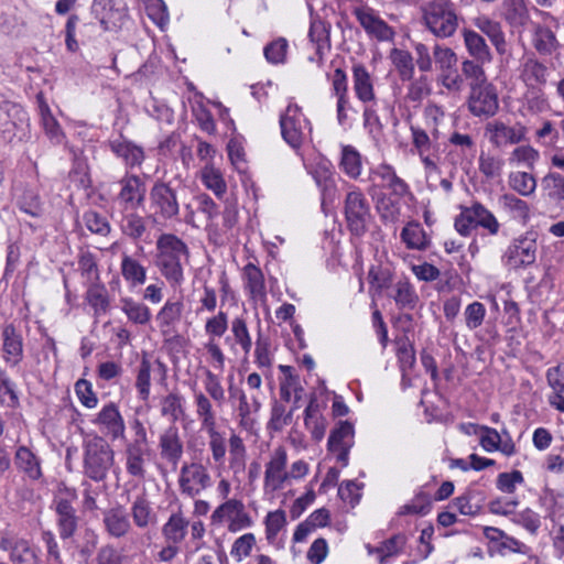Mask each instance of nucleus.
<instances>
[{"instance_id":"nucleus-37","label":"nucleus","mask_w":564,"mask_h":564,"mask_svg":"<svg viewBox=\"0 0 564 564\" xmlns=\"http://www.w3.org/2000/svg\"><path fill=\"white\" fill-rule=\"evenodd\" d=\"M120 271L122 278L132 286L142 285L147 280L145 267L127 253L122 254Z\"/></svg>"},{"instance_id":"nucleus-36","label":"nucleus","mask_w":564,"mask_h":564,"mask_svg":"<svg viewBox=\"0 0 564 564\" xmlns=\"http://www.w3.org/2000/svg\"><path fill=\"white\" fill-rule=\"evenodd\" d=\"M391 297L394 300L399 308L414 310L420 301V297L408 279L399 280L393 285V293Z\"/></svg>"},{"instance_id":"nucleus-55","label":"nucleus","mask_w":564,"mask_h":564,"mask_svg":"<svg viewBox=\"0 0 564 564\" xmlns=\"http://www.w3.org/2000/svg\"><path fill=\"white\" fill-rule=\"evenodd\" d=\"M18 206L23 213L32 217H39L43 212L40 196L37 192L32 188H24L22 193L18 195Z\"/></svg>"},{"instance_id":"nucleus-15","label":"nucleus","mask_w":564,"mask_h":564,"mask_svg":"<svg viewBox=\"0 0 564 564\" xmlns=\"http://www.w3.org/2000/svg\"><path fill=\"white\" fill-rule=\"evenodd\" d=\"M0 549L9 554L12 564H40L36 547L25 539L6 534L0 539Z\"/></svg>"},{"instance_id":"nucleus-64","label":"nucleus","mask_w":564,"mask_h":564,"mask_svg":"<svg viewBox=\"0 0 564 564\" xmlns=\"http://www.w3.org/2000/svg\"><path fill=\"white\" fill-rule=\"evenodd\" d=\"M433 56L440 72H449L457 65V56L451 47L435 44L433 47Z\"/></svg>"},{"instance_id":"nucleus-61","label":"nucleus","mask_w":564,"mask_h":564,"mask_svg":"<svg viewBox=\"0 0 564 564\" xmlns=\"http://www.w3.org/2000/svg\"><path fill=\"white\" fill-rule=\"evenodd\" d=\"M288 47L286 39L279 37L264 46V57L270 64H283L286 61Z\"/></svg>"},{"instance_id":"nucleus-43","label":"nucleus","mask_w":564,"mask_h":564,"mask_svg":"<svg viewBox=\"0 0 564 564\" xmlns=\"http://www.w3.org/2000/svg\"><path fill=\"white\" fill-rule=\"evenodd\" d=\"M194 403L203 429L212 431L216 427V415L210 399L202 391H194Z\"/></svg>"},{"instance_id":"nucleus-47","label":"nucleus","mask_w":564,"mask_h":564,"mask_svg":"<svg viewBox=\"0 0 564 564\" xmlns=\"http://www.w3.org/2000/svg\"><path fill=\"white\" fill-rule=\"evenodd\" d=\"M121 310L127 315L128 319L134 324L144 325L151 318L150 308L130 297L121 299Z\"/></svg>"},{"instance_id":"nucleus-30","label":"nucleus","mask_w":564,"mask_h":564,"mask_svg":"<svg viewBox=\"0 0 564 564\" xmlns=\"http://www.w3.org/2000/svg\"><path fill=\"white\" fill-rule=\"evenodd\" d=\"M473 24L481 33L486 34L499 54L507 51V42L500 22L486 15H479L473 19Z\"/></svg>"},{"instance_id":"nucleus-23","label":"nucleus","mask_w":564,"mask_h":564,"mask_svg":"<svg viewBox=\"0 0 564 564\" xmlns=\"http://www.w3.org/2000/svg\"><path fill=\"white\" fill-rule=\"evenodd\" d=\"M533 48L543 56L553 55L561 46L555 32L545 23H532V40Z\"/></svg>"},{"instance_id":"nucleus-13","label":"nucleus","mask_w":564,"mask_h":564,"mask_svg":"<svg viewBox=\"0 0 564 564\" xmlns=\"http://www.w3.org/2000/svg\"><path fill=\"white\" fill-rule=\"evenodd\" d=\"M118 184L120 191L117 200L124 210L135 209L143 205L147 185L138 175L126 173Z\"/></svg>"},{"instance_id":"nucleus-60","label":"nucleus","mask_w":564,"mask_h":564,"mask_svg":"<svg viewBox=\"0 0 564 564\" xmlns=\"http://www.w3.org/2000/svg\"><path fill=\"white\" fill-rule=\"evenodd\" d=\"M542 187L552 200L564 202V176L549 173L542 178Z\"/></svg>"},{"instance_id":"nucleus-34","label":"nucleus","mask_w":564,"mask_h":564,"mask_svg":"<svg viewBox=\"0 0 564 564\" xmlns=\"http://www.w3.org/2000/svg\"><path fill=\"white\" fill-rule=\"evenodd\" d=\"M130 513L139 529H145L156 522V514L145 495H139L131 503Z\"/></svg>"},{"instance_id":"nucleus-4","label":"nucleus","mask_w":564,"mask_h":564,"mask_svg":"<svg viewBox=\"0 0 564 564\" xmlns=\"http://www.w3.org/2000/svg\"><path fill=\"white\" fill-rule=\"evenodd\" d=\"M456 231L469 237L478 227L485 229L490 236L499 232L500 224L496 216L481 203L474 202L470 206H460V213L455 217Z\"/></svg>"},{"instance_id":"nucleus-21","label":"nucleus","mask_w":564,"mask_h":564,"mask_svg":"<svg viewBox=\"0 0 564 564\" xmlns=\"http://www.w3.org/2000/svg\"><path fill=\"white\" fill-rule=\"evenodd\" d=\"M229 398L231 400H238V416L240 419V425L245 429H251L254 420L251 417L252 413H257L261 409V402L256 394L251 395L250 401L248 400L243 390L235 386L232 382L228 387Z\"/></svg>"},{"instance_id":"nucleus-33","label":"nucleus","mask_w":564,"mask_h":564,"mask_svg":"<svg viewBox=\"0 0 564 564\" xmlns=\"http://www.w3.org/2000/svg\"><path fill=\"white\" fill-rule=\"evenodd\" d=\"M3 352L7 362L13 366L18 365L23 354V343L21 335L12 324L7 325L2 332Z\"/></svg>"},{"instance_id":"nucleus-38","label":"nucleus","mask_w":564,"mask_h":564,"mask_svg":"<svg viewBox=\"0 0 564 564\" xmlns=\"http://www.w3.org/2000/svg\"><path fill=\"white\" fill-rule=\"evenodd\" d=\"M188 521L178 510L170 516L166 523L162 527V534L166 541L177 544L186 536Z\"/></svg>"},{"instance_id":"nucleus-59","label":"nucleus","mask_w":564,"mask_h":564,"mask_svg":"<svg viewBox=\"0 0 564 564\" xmlns=\"http://www.w3.org/2000/svg\"><path fill=\"white\" fill-rule=\"evenodd\" d=\"M230 330L236 344H238L242 351L248 355L252 347V339L246 319L243 317H235L231 321Z\"/></svg>"},{"instance_id":"nucleus-11","label":"nucleus","mask_w":564,"mask_h":564,"mask_svg":"<svg viewBox=\"0 0 564 564\" xmlns=\"http://www.w3.org/2000/svg\"><path fill=\"white\" fill-rule=\"evenodd\" d=\"M213 525H221L228 522V529L232 532L251 525L252 521L245 511V505L237 499H228L218 506L210 516Z\"/></svg>"},{"instance_id":"nucleus-39","label":"nucleus","mask_w":564,"mask_h":564,"mask_svg":"<svg viewBox=\"0 0 564 564\" xmlns=\"http://www.w3.org/2000/svg\"><path fill=\"white\" fill-rule=\"evenodd\" d=\"M85 299L94 310L95 317L106 314L110 307L108 291L101 283H90L86 291Z\"/></svg>"},{"instance_id":"nucleus-26","label":"nucleus","mask_w":564,"mask_h":564,"mask_svg":"<svg viewBox=\"0 0 564 564\" xmlns=\"http://www.w3.org/2000/svg\"><path fill=\"white\" fill-rule=\"evenodd\" d=\"M110 150L123 160L127 167L140 166L144 161V151L133 142L119 137L109 142Z\"/></svg>"},{"instance_id":"nucleus-52","label":"nucleus","mask_w":564,"mask_h":564,"mask_svg":"<svg viewBox=\"0 0 564 564\" xmlns=\"http://www.w3.org/2000/svg\"><path fill=\"white\" fill-rule=\"evenodd\" d=\"M184 398L176 393L171 392L161 400V414L167 417L172 423H175L184 414Z\"/></svg>"},{"instance_id":"nucleus-32","label":"nucleus","mask_w":564,"mask_h":564,"mask_svg":"<svg viewBox=\"0 0 564 564\" xmlns=\"http://www.w3.org/2000/svg\"><path fill=\"white\" fill-rule=\"evenodd\" d=\"M463 39L468 54L477 62L485 64L491 61L490 48L482 35L471 29L463 30Z\"/></svg>"},{"instance_id":"nucleus-1","label":"nucleus","mask_w":564,"mask_h":564,"mask_svg":"<svg viewBox=\"0 0 564 564\" xmlns=\"http://www.w3.org/2000/svg\"><path fill=\"white\" fill-rule=\"evenodd\" d=\"M154 263L172 289L181 288L185 281V267L189 263L187 245L173 234H162L155 243Z\"/></svg>"},{"instance_id":"nucleus-25","label":"nucleus","mask_w":564,"mask_h":564,"mask_svg":"<svg viewBox=\"0 0 564 564\" xmlns=\"http://www.w3.org/2000/svg\"><path fill=\"white\" fill-rule=\"evenodd\" d=\"M308 37L311 43L315 46V55L310 56L308 59L321 66L325 53L330 50L329 24L322 20H313L311 22Z\"/></svg>"},{"instance_id":"nucleus-16","label":"nucleus","mask_w":564,"mask_h":564,"mask_svg":"<svg viewBox=\"0 0 564 564\" xmlns=\"http://www.w3.org/2000/svg\"><path fill=\"white\" fill-rule=\"evenodd\" d=\"M93 423L99 431L112 441L124 438L126 424L119 411V408L113 402L104 405L99 411Z\"/></svg>"},{"instance_id":"nucleus-31","label":"nucleus","mask_w":564,"mask_h":564,"mask_svg":"<svg viewBox=\"0 0 564 564\" xmlns=\"http://www.w3.org/2000/svg\"><path fill=\"white\" fill-rule=\"evenodd\" d=\"M184 304L181 300L166 301L156 314V322L163 335H170L174 326L181 321Z\"/></svg>"},{"instance_id":"nucleus-9","label":"nucleus","mask_w":564,"mask_h":564,"mask_svg":"<svg viewBox=\"0 0 564 564\" xmlns=\"http://www.w3.org/2000/svg\"><path fill=\"white\" fill-rule=\"evenodd\" d=\"M177 482L182 495L195 498L212 486V476L202 463H184Z\"/></svg>"},{"instance_id":"nucleus-27","label":"nucleus","mask_w":564,"mask_h":564,"mask_svg":"<svg viewBox=\"0 0 564 564\" xmlns=\"http://www.w3.org/2000/svg\"><path fill=\"white\" fill-rule=\"evenodd\" d=\"M37 109L41 117V124L46 137L54 144H61L64 139V132L51 112V109L44 98V94L42 91L36 95Z\"/></svg>"},{"instance_id":"nucleus-17","label":"nucleus","mask_w":564,"mask_h":564,"mask_svg":"<svg viewBox=\"0 0 564 564\" xmlns=\"http://www.w3.org/2000/svg\"><path fill=\"white\" fill-rule=\"evenodd\" d=\"M354 14L366 33L378 41H391L393 29L369 7L355 8Z\"/></svg>"},{"instance_id":"nucleus-18","label":"nucleus","mask_w":564,"mask_h":564,"mask_svg":"<svg viewBox=\"0 0 564 564\" xmlns=\"http://www.w3.org/2000/svg\"><path fill=\"white\" fill-rule=\"evenodd\" d=\"M485 131L488 134L490 143L496 148L520 143L525 139L527 134V128L521 123L510 127L499 120L488 122L485 127Z\"/></svg>"},{"instance_id":"nucleus-29","label":"nucleus","mask_w":564,"mask_h":564,"mask_svg":"<svg viewBox=\"0 0 564 564\" xmlns=\"http://www.w3.org/2000/svg\"><path fill=\"white\" fill-rule=\"evenodd\" d=\"M149 453V445L127 443L124 451L127 473L137 478H144L145 456Z\"/></svg>"},{"instance_id":"nucleus-35","label":"nucleus","mask_w":564,"mask_h":564,"mask_svg":"<svg viewBox=\"0 0 564 564\" xmlns=\"http://www.w3.org/2000/svg\"><path fill=\"white\" fill-rule=\"evenodd\" d=\"M372 176L375 180L379 178L381 181L380 186L389 188L399 197H403L409 193L408 184L395 174L390 165H379L372 171Z\"/></svg>"},{"instance_id":"nucleus-10","label":"nucleus","mask_w":564,"mask_h":564,"mask_svg":"<svg viewBox=\"0 0 564 564\" xmlns=\"http://www.w3.org/2000/svg\"><path fill=\"white\" fill-rule=\"evenodd\" d=\"M467 108L475 117H494L499 109V99L496 87L491 83L479 87H473L467 98Z\"/></svg>"},{"instance_id":"nucleus-12","label":"nucleus","mask_w":564,"mask_h":564,"mask_svg":"<svg viewBox=\"0 0 564 564\" xmlns=\"http://www.w3.org/2000/svg\"><path fill=\"white\" fill-rule=\"evenodd\" d=\"M536 251V234L527 232L508 247L505 253L506 263L514 269L529 267L535 262Z\"/></svg>"},{"instance_id":"nucleus-63","label":"nucleus","mask_w":564,"mask_h":564,"mask_svg":"<svg viewBox=\"0 0 564 564\" xmlns=\"http://www.w3.org/2000/svg\"><path fill=\"white\" fill-rule=\"evenodd\" d=\"M470 427L474 430V434L480 433V445L486 452L498 449L499 443H501V435L497 430L478 424H470Z\"/></svg>"},{"instance_id":"nucleus-44","label":"nucleus","mask_w":564,"mask_h":564,"mask_svg":"<svg viewBox=\"0 0 564 564\" xmlns=\"http://www.w3.org/2000/svg\"><path fill=\"white\" fill-rule=\"evenodd\" d=\"M14 459L17 467L31 479H39L42 476L37 457L26 446L17 449Z\"/></svg>"},{"instance_id":"nucleus-42","label":"nucleus","mask_w":564,"mask_h":564,"mask_svg":"<svg viewBox=\"0 0 564 564\" xmlns=\"http://www.w3.org/2000/svg\"><path fill=\"white\" fill-rule=\"evenodd\" d=\"M120 229L123 235L132 240H139L147 231L145 217L133 209H128L122 216Z\"/></svg>"},{"instance_id":"nucleus-50","label":"nucleus","mask_w":564,"mask_h":564,"mask_svg":"<svg viewBox=\"0 0 564 564\" xmlns=\"http://www.w3.org/2000/svg\"><path fill=\"white\" fill-rule=\"evenodd\" d=\"M390 58L402 80H410L413 77V57L408 51L393 48L390 52Z\"/></svg>"},{"instance_id":"nucleus-19","label":"nucleus","mask_w":564,"mask_h":564,"mask_svg":"<svg viewBox=\"0 0 564 564\" xmlns=\"http://www.w3.org/2000/svg\"><path fill=\"white\" fill-rule=\"evenodd\" d=\"M26 123V113L21 108L9 102L0 105V132L4 138L11 140L18 137L22 139L19 132L24 130Z\"/></svg>"},{"instance_id":"nucleus-57","label":"nucleus","mask_w":564,"mask_h":564,"mask_svg":"<svg viewBox=\"0 0 564 564\" xmlns=\"http://www.w3.org/2000/svg\"><path fill=\"white\" fill-rule=\"evenodd\" d=\"M540 159V153L531 145H520L513 149L509 156L510 164L523 165L533 170L534 164Z\"/></svg>"},{"instance_id":"nucleus-28","label":"nucleus","mask_w":564,"mask_h":564,"mask_svg":"<svg viewBox=\"0 0 564 564\" xmlns=\"http://www.w3.org/2000/svg\"><path fill=\"white\" fill-rule=\"evenodd\" d=\"M57 514V528L59 536L64 540L74 535L78 525V517L76 510L73 508L70 502L66 499H59L56 501L55 508Z\"/></svg>"},{"instance_id":"nucleus-45","label":"nucleus","mask_w":564,"mask_h":564,"mask_svg":"<svg viewBox=\"0 0 564 564\" xmlns=\"http://www.w3.org/2000/svg\"><path fill=\"white\" fill-rule=\"evenodd\" d=\"M203 184L217 197H223L227 192V184L219 169L212 164L205 165L200 171Z\"/></svg>"},{"instance_id":"nucleus-54","label":"nucleus","mask_w":564,"mask_h":564,"mask_svg":"<svg viewBox=\"0 0 564 564\" xmlns=\"http://www.w3.org/2000/svg\"><path fill=\"white\" fill-rule=\"evenodd\" d=\"M510 187L522 196H529L534 193L536 181L531 173L524 171L512 172L509 175Z\"/></svg>"},{"instance_id":"nucleus-5","label":"nucleus","mask_w":564,"mask_h":564,"mask_svg":"<svg viewBox=\"0 0 564 564\" xmlns=\"http://www.w3.org/2000/svg\"><path fill=\"white\" fill-rule=\"evenodd\" d=\"M347 228L354 237H362L372 219L370 204L360 188L351 186L344 199Z\"/></svg>"},{"instance_id":"nucleus-40","label":"nucleus","mask_w":564,"mask_h":564,"mask_svg":"<svg viewBox=\"0 0 564 564\" xmlns=\"http://www.w3.org/2000/svg\"><path fill=\"white\" fill-rule=\"evenodd\" d=\"M242 274L246 289L251 297L253 300L263 299L265 296V282L261 269L253 263H248L245 265Z\"/></svg>"},{"instance_id":"nucleus-41","label":"nucleus","mask_w":564,"mask_h":564,"mask_svg":"<svg viewBox=\"0 0 564 564\" xmlns=\"http://www.w3.org/2000/svg\"><path fill=\"white\" fill-rule=\"evenodd\" d=\"M354 74V89L357 95V97L362 102H368L375 99V91L373 86L371 82L370 74L368 73L367 68L361 65L357 64L352 68Z\"/></svg>"},{"instance_id":"nucleus-24","label":"nucleus","mask_w":564,"mask_h":564,"mask_svg":"<svg viewBox=\"0 0 564 564\" xmlns=\"http://www.w3.org/2000/svg\"><path fill=\"white\" fill-rule=\"evenodd\" d=\"M549 68L534 55L528 56L521 62L520 78L527 87H542L547 83Z\"/></svg>"},{"instance_id":"nucleus-20","label":"nucleus","mask_w":564,"mask_h":564,"mask_svg":"<svg viewBox=\"0 0 564 564\" xmlns=\"http://www.w3.org/2000/svg\"><path fill=\"white\" fill-rule=\"evenodd\" d=\"M159 449L161 458L175 468L184 453L183 441L175 425L169 426L160 435Z\"/></svg>"},{"instance_id":"nucleus-49","label":"nucleus","mask_w":564,"mask_h":564,"mask_svg":"<svg viewBox=\"0 0 564 564\" xmlns=\"http://www.w3.org/2000/svg\"><path fill=\"white\" fill-rule=\"evenodd\" d=\"M479 171L487 180H497L502 175L505 160L491 153H481L479 155Z\"/></svg>"},{"instance_id":"nucleus-8","label":"nucleus","mask_w":564,"mask_h":564,"mask_svg":"<svg viewBox=\"0 0 564 564\" xmlns=\"http://www.w3.org/2000/svg\"><path fill=\"white\" fill-rule=\"evenodd\" d=\"M280 128L283 140L294 150H300L307 133L312 131L307 120L296 104H290L280 116Z\"/></svg>"},{"instance_id":"nucleus-6","label":"nucleus","mask_w":564,"mask_h":564,"mask_svg":"<svg viewBox=\"0 0 564 564\" xmlns=\"http://www.w3.org/2000/svg\"><path fill=\"white\" fill-rule=\"evenodd\" d=\"M113 451L102 437L88 440L84 452L85 475L95 481L104 480L113 464Z\"/></svg>"},{"instance_id":"nucleus-56","label":"nucleus","mask_w":564,"mask_h":564,"mask_svg":"<svg viewBox=\"0 0 564 564\" xmlns=\"http://www.w3.org/2000/svg\"><path fill=\"white\" fill-rule=\"evenodd\" d=\"M482 64L476 59H465L462 63V72L466 79L469 82V88L479 87L490 84L481 66Z\"/></svg>"},{"instance_id":"nucleus-46","label":"nucleus","mask_w":564,"mask_h":564,"mask_svg":"<svg viewBox=\"0 0 564 564\" xmlns=\"http://www.w3.org/2000/svg\"><path fill=\"white\" fill-rule=\"evenodd\" d=\"M339 166L347 176L357 180L362 169L360 153L352 145H344Z\"/></svg>"},{"instance_id":"nucleus-7","label":"nucleus","mask_w":564,"mask_h":564,"mask_svg":"<svg viewBox=\"0 0 564 564\" xmlns=\"http://www.w3.org/2000/svg\"><path fill=\"white\" fill-rule=\"evenodd\" d=\"M149 207L153 221L175 218L180 213L176 189L167 182L155 181L149 193Z\"/></svg>"},{"instance_id":"nucleus-62","label":"nucleus","mask_w":564,"mask_h":564,"mask_svg":"<svg viewBox=\"0 0 564 564\" xmlns=\"http://www.w3.org/2000/svg\"><path fill=\"white\" fill-rule=\"evenodd\" d=\"M354 437V426L349 422H340L334 429L328 437V447L351 446Z\"/></svg>"},{"instance_id":"nucleus-3","label":"nucleus","mask_w":564,"mask_h":564,"mask_svg":"<svg viewBox=\"0 0 564 564\" xmlns=\"http://www.w3.org/2000/svg\"><path fill=\"white\" fill-rule=\"evenodd\" d=\"M424 26L438 39L453 36L458 28V15L448 0H431L422 8Z\"/></svg>"},{"instance_id":"nucleus-53","label":"nucleus","mask_w":564,"mask_h":564,"mask_svg":"<svg viewBox=\"0 0 564 564\" xmlns=\"http://www.w3.org/2000/svg\"><path fill=\"white\" fill-rule=\"evenodd\" d=\"M506 20L512 25L524 26L529 20V10L524 0H506Z\"/></svg>"},{"instance_id":"nucleus-51","label":"nucleus","mask_w":564,"mask_h":564,"mask_svg":"<svg viewBox=\"0 0 564 564\" xmlns=\"http://www.w3.org/2000/svg\"><path fill=\"white\" fill-rule=\"evenodd\" d=\"M151 361L143 357L137 368L135 389L142 401H148L151 391Z\"/></svg>"},{"instance_id":"nucleus-2","label":"nucleus","mask_w":564,"mask_h":564,"mask_svg":"<svg viewBox=\"0 0 564 564\" xmlns=\"http://www.w3.org/2000/svg\"><path fill=\"white\" fill-rule=\"evenodd\" d=\"M425 116L433 122L432 137L424 129L411 126L412 152L419 155L426 173H440V147L436 143L440 130L437 126L438 121L444 118V111L437 105H429L425 108Z\"/></svg>"},{"instance_id":"nucleus-22","label":"nucleus","mask_w":564,"mask_h":564,"mask_svg":"<svg viewBox=\"0 0 564 564\" xmlns=\"http://www.w3.org/2000/svg\"><path fill=\"white\" fill-rule=\"evenodd\" d=\"M102 524L106 532L115 539L123 538L132 530L129 516L122 506L105 510L102 513Z\"/></svg>"},{"instance_id":"nucleus-48","label":"nucleus","mask_w":564,"mask_h":564,"mask_svg":"<svg viewBox=\"0 0 564 564\" xmlns=\"http://www.w3.org/2000/svg\"><path fill=\"white\" fill-rule=\"evenodd\" d=\"M401 240L409 249L424 250L429 240L419 223H409L401 231Z\"/></svg>"},{"instance_id":"nucleus-14","label":"nucleus","mask_w":564,"mask_h":564,"mask_svg":"<svg viewBox=\"0 0 564 564\" xmlns=\"http://www.w3.org/2000/svg\"><path fill=\"white\" fill-rule=\"evenodd\" d=\"M288 454L283 446L276 447L270 460L265 465L264 490L275 492L283 488L284 482L289 480L286 471Z\"/></svg>"},{"instance_id":"nucleus-58","label":"nucleus","mask_w":564,"mask_h":564,"mask_svg":"<svg viewBox=\"0 0 564 564\" xmlns=\"http://www.w3.org/2000/svg\"><path fill=\"white\" fill-rule=\"evenodd\" d=\"M502 208L509 212L512 218L525 221L529 218V206L527 202L518 198L513 194H505L500 197Z\"/></svg>"}]
</instances>
